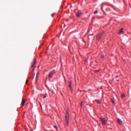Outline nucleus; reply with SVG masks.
I'll return each mask as SVG.
<instances>
[{"label": "nucleus", "mask_w": 131, "mask_h": 131, "mask_svg": "<svg viewBox=\"0 0 131 131\" xmlns=\"http://www.w3.org/2000/svg\"><path fill=\"white\" fill-rule=\"evenodd\" d=\"M65 122L66 126L69 125V114L67 112L65 117Z\"/></svg>", "instance_id": "obj_1"}, {"label": "nucleus", "mask_w": 131, "mask_h": 131, "mask_svg": "<svg viewBox=\"0 0 131 131\" xmlns=\"http://www.w3.org/2000/svg\"><path fill=\"white\" fill-rule=\"evenodd\" d=\"M55 73H56V70H53L52 71L50 72L48 74V78L49 79H51V78H53V75H54V74H55Z\"/></svg>", "instance_id": "obj_2"}, {"label": "nucleus", "mask_w": 131, "mask_h": 131, "mask_svg": "<svg viewBox=\"0 0 131 131\" xmlns=\"http://www.w3.org/2000/svg\"><path fill=\"white\" fill-rule=\"evenodd\" d=\"M100 121L102 125H106L107 123V119L105 118H100Z\"/></svg>", "instance_id": "obj_3"}, {"label": "nucleus", "mask_w": 131, "mask_h": 131, "mask_svg": "<svg viewBox=\"0 0 131 131\" xmlns=\"http://www.w3.org/2000/svg\"><path fill=\"white\" fill-rule=\"evenodd\" d=\"M81 15H82V13L81 12L78 11L76 13V16L77 18H79L81 16Z\"/></svg>", "instance_id": "obj_4"}, {"label": "nucleus", "mask_w": 131, "mask_h": 131, "mask_svg": "<svg viewBox=\"0 0 131 131\" xmlns=\"http://www.w3.org/2000/svg\"><path fill=\"white\" fill-rule=\"evenodd\" d=\"M36 64V59L34 58V62L33 63V64L31 66L32 68H33V67H34V66H35V64Z\"/></svg>", "instance_id": "obj_5"}, {"label": "nucleus", "mask_w": 131, "mask_h": 131, "mask_svg": "<svg viewBox=\"0 0 131 131\" xmlns=\"http://www.w3.org/2000/svg\"><path fill=\"white\" fill-rule=\"evenodd\" d=\"M102 38V34L98 35L97 36V40H100Z\"/></svg>", "instance_id": "obj_6"}, {"label": "nucleus", "mask_w": 131, "mask_h": 131, "mask_svg": "<svg viewBox=\"0 0 131 131\" xmlns=\"http://www.w3.org/2000/svg\"><path fill=\"white\" fill-rule=\"evenodd\" d=\"M117 122H118V123H119V124L122 125V124H123L122 121L121 120H120V119H118Z\"/></svg>", "instance_id": "obj_7"}, {"label": "nucleus", "mask_w": 131, "mask_h": 131, "mask_svg": "<svg viewBox=\"0 0 131 131\" xmlns=\"http://www.w3.org/2000/svg\"><path fill=\"white\" fill-rule=\"evenodd\" d=\"M26 102V100H25V99H23L22 101H21L22 106H24V105L25 104Z\"/></svg>", "instance_id": "obj_8"}, {"label": "nucleus", "mask_w": 131, "mask_h": 131, "mask_svg": "<svg viewBox=\"0 0 131 131\" xmlns=\"http://www.w3.org/2000/svg\"><path fill=\"white\" fill-rule=\"evenodd\" d=\"M119 33H120V34H122V33H123V28H121V29L120 30V31H119Z\"/></svg>", "instance_id": "obj_9"}, {"label": "nucleus", "mask_w": 131, "mask_h": 131, "mask_svg": "<svg viewBox=\"0 0 131 131\" xmlns=\"http://www.w3.org/2000/svg\"><path fill=\"white\" fill-rule=\"evenodd\" d=\"M69 88H70V90H71V91H72V88L71 87V82H70V83H69Z\"/></svg>", "instance_id": "obj_10"}, {"label": "nucleus", "mask_w": 131, "mask_h": 131, "mask_svg": "<svg viewBox=\"0 0 131 131\" xmlns=\"http://www.w3.org/2000/svg\"><path fill=\"white\" fill-rule=\"evenodd\" d=\"M95 101L97 103V104H101V101H100V100H96Z\"/></svg>", "instance_id": "obj_11"}, {"label": "nucleus", "mask_w": 131, "mask_h": 131, "mask_svg": "<svg viewBox=\"0 0 131 131\" xmlns=\"http://www.w3.org/2000/svg\"><path fill=\"white\" fill-rule=\"evenodd\" d=\"M124 97H125V95H124V94H122L121 95V98H124Z\"/></svg>", "instance_id": "obj_12"}, {"label": "nucleus", "mask_w": 131, "mask_h": 131, "mask_svg": "<svg viewBox=\"0 0 131 131\" xmlns=\"http://www.w3.org/2000/svg\"><path fill=\"white\" fill-rule=\"evenodd\" d=\"M26 84H28V79H27L26 81Z\"/></svg>", "instance_id": "obj_13"}, {"label": "nucleus", "mask_w": 131, "mask_h": 131, "mask_svg": "<svg viewBox=\"0 0 131 131\" xmlns=\"http://www.w3.org/2000/svg\"><path fill=\"white\" fill-rule=\"evenodd\" d=\"M111 102L113 103V104H114V100L111 99Z\"/></svg>", "instance_id": "obj_14"}, {"label": "nucleus", "mask_w": 131, "mask_h": 131, "mask_svg": "<svg viewBox=\"0 0 131 131\" xmlns=\"http://www.w3.org/2000/svg\"><path fill=\"white\" fill-rule=\"evenodd\" d=\"M82 103H83V102L82 101L81 102V104H80V107H82Z\"/></svg>", "instance_id": "obj_15"}, {"label": "nucleus", "mask_w": 131, "mask_h": 131, "mask_svg": "<svg viewBox=\"0 0 131 131\" xmlns=\"http://www.w3.org/2000/svg\"><path fill=\"white\" fill-rule=\"evenodd\" d=\"M97 13H98V11L97 10L94 12V14H97Z\"/></svg>", "instance_id": "obj_16"}, {"label": "nucleus", "mask_w": 131, "mask_h": 131, "mask_svg": "<svg viewBox=\"0 0 131 131\" xmlns=\"http://www.w3.org/2000/svg\"><path fill=\"white\" fill-rule=\"evenodd\" d=\"M54 128H56V129H58V128L57 127V126H54Z\"/></svg>", "instance_id": "obj_17"}, {"label": "nucleus", "mask_w": 131, "mask_h": 131, "mask_svg": "<svg viewBox=\"0 0 131 131\" xmlns=\"http://www.w3.org/2000/svg\"><path fill=\"white\" fill-rule=\"evenodd\" d=\"M47 95H45L43 96V99H45V98H47Z\"/></svg>", "instance_id": "obj_18"}, {"label": "nucleus", "mask_w": 131, "mask_h": 131, "mask_svg": "<svg viewBox=\"0 0 131 131\" xmlns=\"http://www.w3.org/2000/svg\"><path fill=\"white\" fill-rule=\"evenodd\" d=\"M38 76V72L37 73L36 78H37Z\"/></svg>", "instance_id": "obj_19"}, {"label": "nucleus", "mask_w": 131, "mask_h": 131, "mask_svg": "<svg viewBox=\"0 0 131 131\" xmlns=\"http://www.w3.org/2000/svg\"><path fill=\"white\" fill-rule=\"evenodd\" d=\"M101 58H104V55H101Z\"/></svg>", "instance_id": "obj_20"}, {"label": "nucleus", "mask_w": 131, "mask_h": 131, "mask_svg": "<svg viewBox=\"0 0 131 131\" xmlns=\"http://www.w3.org/2000/svg\"><path fill=\"white\" fill-rule=\"evenodd\" d=\"M97 71V72H99V71Z\"/></svg>", "instance_id": "obj_21"}, {"label": "nucleus", "mask_w": 131, "mask_h": 131, "mask_svg": "<svg viewBox=\"0 0 131 131\" xmlns=\"http://www.w3.org/2000/svg\"><path fill=\"white\" fill-rule=\"evenodd\" d=\"M116 77H118V76H116Z\"/></svg>", "instance_id": "obj_22"}, {"label": "nucleus", "mask_w": 131, "mask_h": 131, "mask_svg": "<svg viewBox=\"0 0 131 131\" xmlns=\"http://www.w3.org/2000/svg\"><path fill=\"white\" fill-rule=\"evenodd\" d=\"M31 131H32V130H31Z\"/></svg>", "instance_id": "obj_23"}]
</instances>
